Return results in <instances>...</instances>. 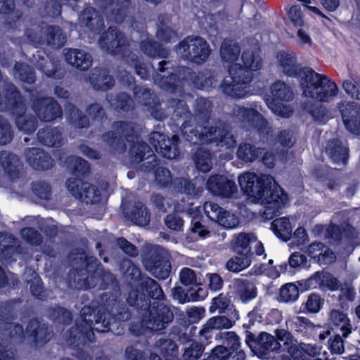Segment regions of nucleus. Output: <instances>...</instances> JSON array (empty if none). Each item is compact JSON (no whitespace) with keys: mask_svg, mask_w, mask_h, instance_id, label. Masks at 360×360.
Masks as SVG:
<instances>
[{"mask_svg":"<svg viewBox=\"0 0 360 360\" xmlns=\"http://www.w3.org/2000/svg\"><path fill=\"white\" fill-rule=\"evenodd\" d=\"M243 47L241 58L245 68L240 64H233L229 70V76L225 77L221 84L222 91L234 98H243L249 94L250 83L252 79L250 71H257L262 66L259 45L256 39L244 40Z\"/></svg>","mask_w":360,"mask_h":360,"instance_id":"nucleus-3","label":"nucleus"},{"mask_svg":"<svg viewBox=\"0 0 360 360\" xmlns=\"http://www.w3.org/2000/svg\"><path fill=\"white\" fill-rule=\"evenodd\" d=\"M278 342L272 335L263 332L258 338L257 349L263 354H269L271 352H277L281 349Z\"/></svg>","mask_w":360,"mask_h":360,"instance_id":"nucleus-42","label":"nucleus"},{"mask_svg":"<svg viewBox=\"0 0 360 360\" xmlns=\"http://www.w3.org/2000/svg\"><path fill=\"white\" fill-rule=\"evenodd\" d=\"M271 229L278 238L285 240L289 239L292 233V225L289 218L287 217H281L274 220Z\"/></svg>","mask_w":360,"mask_h":360,"instance_id":"nucleus-47","label":"nucleus"},{"mask_svg":"<svg viewBox=\"0 0 360 360\" xmlns=\"http://www.w3.org/2000/svg\"><path fill=\"white\" fill-rule=\"evenodd\" d=\"M150 141L156 152L166 158L173 159L179 155V138L176 135H174L172 139H167L164 134L153 131L150 135Z\"/></svg>","mask_w":360,"mask_h":360,"instance_id":"nucleus-14","label":"nucleus"},{"mask_svg":"<svg viewBox=\"0 0 360 360\" xmlns=\"http://www.w3.org/2000/svg\"><path fill=\"white\" fill-rule=\"evenodd\" d=\"M339 92V88L338 87L337 93L328 101H321L317 98H310L304 96L305 101L302 103V106L314 118L315 121L323 122L325 121V117L326 115V108L321 103H328L333 101L334 98L338 95Z\"/></svg>","mask_w":360,"mask_h":360,"instance_id":"nucleus-25","label":"nucleus"},{"mask_svg":"<svg viewBox=\"0 0 360 360\" xmlns=\"http://www.w3.org/2000/svg\"><path fill=\"white\" fill-rule=\"evenodd\" d=\"M272 98H267L266 103L276 115L288 118L292 116L293 108L289 102L294 98L292 89L282 81H276L271 86Z\"/></svg>","mask_w":360,"mask_h":360,"instance_id":"nucleus-8","label":"nucleus"},{"mask_svg":"<svg viewBox=\"0 0 360 360\" xmlns=\"http://www.w3.org/2000/svg\"><path fill=\"white\" fill-rule=\"evenodd\" d=\"M14 131L8 120L0 115V146H5L11 142Z\"/></svg>","mask_w":360,"mask_h":360,"instance_id":"nucleus-56","label":"nucleus"},{"mask_svg":"<svg viewBox=\"0 0 360 360\" xmlns=\"http://www.w3.org/2000/svg\"><path fill=\"white\" fill-rule=\"evenodd\" d=\"M26 333L35 346H44L50 340L49 326L37 317L30 319L26 326Z\"/></svg>","mask_w":360,"mask_h":360,"instance_id":"nucleus-17","label":"nucleus"},{"mask_svg":"<svg viewBox=\"0 0 360 360\" xmlns=\"http://www.w3.org/2000/svg\"><path fill=\"white\" fill-rule=\"evenodd\" d=\"M126 39L121 32H118L115 28L110 27L103 33L99 39L101 47L113 54H117L120 49L125 46Z\"/></svg>","mask_w":360,"mask_h":360,"instance_id":"nucleus-22","label":"nucleus"},{"mask_svg":"<svg viewBox=\"0 0 360 360\" xmlns=\"http://www.w3.org/2000/svg\"><path fill=\"white\" fill-rule=\"evenodd\" d=\"M252 256L245 254H237L229 259L226 263V268L232 272H240L250 266Z\"/></svg>","mask_w":360,"mask_h":360,"instance_id":"nucleus-50","label":"nucleus"},{"mask_svg":"<svg viewBox=\"0 0 360 360\" xmlns=\"http://www.w3.org/2000/svg\"><path fill=\"white\" fill-rule=\"evenodd\" d=\"M136 99L141 104L147 105L152 116L156 120H162L165 115L159 109V101L158 98L150 91L146 89L135 92Z\"/></svg>","mask_w":360,"mask_h":360,"instance_id":"nucleus-26","label":"nucleus"},{"mask_svg":"<svg viewBox=\"0 0 360 360\" xmlns=\"http://www.w3.org/2000/svg\"><path fill=\"white\" fill-rule=\"evenodd\" d=\"M192 79L195 87L205 91H208L217 83L214 75L208 70L198 72Z\"/></svg>","mask_w":360,"mask_h":360,"instance_id":"nucleus-52","label":"nucleus"},{"mask_svg":"<svg viewBox=\"0 0 360 360\" xmlns=\"http://www.w3.org/2000/svg\"><path fill=\"white\" fill-rule=\"evenodd\" d=\"M178 77L176 79V75L173 73L169 76L165 78V76L157 75L155 78V82L158 84L160 88L165 90H176L179 86V83L181 84L180 79H186V75L190 72V70L185 67L180 68L178 70Z\"/></svg>","mask_w":360,"mask_h":360,"instance_id":"nucleus-32","label":"nucleus"},{"mask_svg":"<svg viewBox=\"0 0 360 360\" xmlns=\"http://www.w3.org/2000/svg\"><path fill=\"white\" fill-rule=\"evenodd\" d=\"M233 288L236 295L244 302H248L257 296V288L250 281L243 279H236Z\"/></svg>","mask_w":360,"mask_h":360,"instance_id":"nucleus-34","label":"nucleus"},{"mask_svg":"<svg viewBox=\"0 0 360 360\" xmlns=\"http://www.w3.org/2000/svg\"><path fill=\"white\" fill-rule=\"evenodd\" d=\"M142 51L149 56H158L160 57L165 58L168 55V51L162 48L160 46H157V44L150 39L143 41L141 45Z\"/></svg>","mask_w":360,"mask_h":360,"instance_id":"nucleus-57","label":"nucleus"},{"mask_svg":"<svg viewBox=\"0 0 360 360\" xmlns=\"http://www.w3.org/2000/svg\"><path fill=\"white\" fill-rule=\"evenodd\" d=\"M346 129L355 135H360V106L356 103L343 101L338 105Z\"/></svg>","mask_w":360,"mask_h":360,"instance_id":"nucleus-15","label":"nucleus"},{"mask_svg":"<svg viewBox=\"0 0 360 360\" xmlns=\"http://www.w3.org/2000/svg\"><path fill=\"white\" fill-rule=\"evenodd\" d=\"M174 183L176 186H181V192L188 195L194 196L201 192V189L196 188V184L193 181L184 179H177L174 180Z\"/></svg>","mask_w":360,"mask_h":360,"instance_id":"nucleus-64","label":"nucleus"},{"mask_svg":"<svg viewBox=\"0 0 360 360\" xmlns=\"http://www.w3.org/2000/svg\"><path fill=\"white\" fill-rule=\"evenodd\" d=\"M39 69L47 77L54 79H61L64 77V70L60 65L51 60H46L39 65Z\"/></svg>","mask_w":360,"mask_h":360,"instance_id":"nucleus-53","label":"nucleus"},{"mask_svg":"<svg viewBox=\"0 0 360 360\" xmlns=\"http://www.w3.org/2000/svg\"><path fill=\"white\" fill-rule=\"evenodd\" d=\"M307 252L312 258H317L320 263L330 264L335 260L334 253L320 242L310 244Z\"/></svg>","mask_w":360,"mask_h":360,"instance_id":"nucleus-36","label":"nucleus"},{"mask_svg":"<svg viewBox=\"0 0 360 360\" xmlns=\"http://www.w3.org/2000/svg\"><path fill=\"white\" fill-rule=\"evenodd\" d=\"M288 329L294 330L302 334H307L309 330H313V323L307 317L293 316L288 317L285 321Z\"/></svg>","mask_w":360,"mask_h":360,"instance_id":"nucleus-41","label":"nucleus"},{"mask_svg":"<svg viewBox=\"0 0 360 360\" xmlns=\"http://www.w3.org/2000/svg\"><path fill=\"white\" fill-rule=\"evenodd\" d=\"M141 284L144 285L150 297L158 301H154L149 305L148 314L142 319L140 328H136L134 325L130 327V330L137 335L143 333L145 328L150 330H162L174 318L169 307L160 302L164 299L165 295L160 285L149 277L143 278Z\"/></svg>","mask_w":360,"mask_h":360,"instance_id":"nucleus-4","label":"nucleus"},{"mask_svg":"<svg viewBox=\"0 0 360 360\" xmlns=\"http://www.w3.org/2000/svg\"><path fill=\"white\" fill-rule=\"evenodd\" d=\"M84 177L69 178L66 181V186L68 191L75 198L82 200L83 198H88L90 189V184L84 182Z\"/></svg>","mask_w":360,"mask_h":360,"instance_id":"nucleus-37","label":"nucleus"},{"mask_svg":"<svg viewBox=\"0 0 360 360\" xmlns=\"http://www.w3.org/2000/svg\"><path fill=\"white\" fill-rule=\"evenodd\" d=\"M323 304L324 300L320 295L311 293L308 296L306 302L302 304V306L307 312L316 314L321 310Z\"/></svg>","mask_w":360,"mask_h":360,"instance_id":"nucleus-58","label":"nucleus"},{"mask_svg":"<svg viewBox=\"0 0 360 360\" xmlns=\"http://www.w3.org/2000/svg\"><path fill=\"white\" fill-rule=\"evenodd\" d=\"M240 53V48L237 42L226 39L221 44L220 54L223 60L234 63L238 60Z\"/></svg>","mask_w":360,"mask_h":360,"instance_id":"nucleus-45","label":"nucleus"},{"mask_svg":"<svg viewBox=\"0 0 360 360\" xmlns=\"http://www.w3.org/2000/svg\"><path fill=\"white\" fill-rule=\"evenodd\" d=\"M114 129L117 131V132L115 133V131H111L105 134L104 141H106L110 146H112L115 152H123L126 149V146L124 143L121 136H117V134L121 133L129 142L133 141V139L130 138L134 135L135 136L136 139H138L136 129L131 124L116 122L114 124ZM130 155L132 162L134 163H139L144 160H148L146 162L149 165L148 166H145V165L141 166L145 167L141 169L144 172L152 169L155 166V165L152 164V162L155 160V156L153 154L151 148L145 142L136 140V141L132 144L130 148Z\"/></svg>","mask_w":360,"mask_h":360,"instance_id":"nucleus-5","label":"nucleus"},{"mask_svg":"<svg viewBox=\"0 0 360 360\" xmlns=\"http://www.w3.org/2000/svg\"><path fill=\"white\" fill-rule=\"evenodd\" d=\"M13 70L14 75L23 83L32 84L36 81L34 69L24 62H15Z\"/></svg>","mask_w":360,"mask_h":360,"instance_id":"nucleus-43","label":"nucleus"},{"mask_svg":"<svg viewBox=\"0 0 360 360\" xmlns=\"http://www.w3.org/2000/svg\"><path fill=\"white\" fill-rule=\"evenodd\" d=\"M343 89L352 98L360 100V80L357 78L351 77L345 79L342 84Z\"/></svg>","mask_w":360,"mask_h":360,"instance_id":"nucleus-60","label":"nucleus"},{"mask_svg":"<svg viewBox=\"0 0 360 360\" xmlns=\"http://www.w3.org/2000/svg\"><path fill=\"white\" fill-rule=\"evenodd\" d=\"M263 153V149L256 148L248 143L240 144L237 156L239 159L245 162H252L257 160Z\"/></svg>","mask_w":360,"mask_h":360,"instance_id":"nucleus-48","label":"nucleus"},{"mask_svg":"<svg viewBox=\"0 0 360 360\" xmlns=\"http://www.w3.org/2000/svg\"><path fill=\"white\" fill-rule=\"evenodd\" d=\"M125 214L130 221L139 226H146L150 222V214L148 208L142 203L137 202L131 210Z\"/></svg>","mask_w":360,"mask_h":360,"instance_id":"nucleus-38","label":"nucleus"},{"mask_svg":"<svg viewBox=\"0 0 360 360\" xmlns=\"http://www.w3.org/2000/svg\"><path fill=\"white\" fill-rule=\"evenodd\" d=\"M70 260L76 264L81 263L82 265H85V271L88 273H90V256H89L86 252L79 248H76L72 250L69 255Z\"/></svg>","mask_w":360,"mask_h":360,"instance_id":"nucleus-61","label":"nucleus"},{"mask_svg":"<svg viewBox=\"0 0 360 360\" xmlns=\"http://www.w3.org/2000/svg\"><path fill=\"white\" fill-rule=\"evenodd\" d=\"M68 63L80 71H85L90 68V55L81 50L70 49L64 54Z\"/></svg>","mask_w":360,"mask_h":360,"instance_id":"nucleus-29","label":"nucleus"},{"mask_svg":"<svg viewBox=\"0 0 360 360\" xmlns=\"http://www.w3.org/2000/svg\"><path fill=\"white\" fill-rule=\"evenodd\" d=\"M15 319L13 305L10 302H0V321L4 323L2 335L0 337V360H15L12 341H22L24 339L23 326L18 323H13Z\"/></svg>","mask_w":360,"mask_h":360,"instance_id":"nucleus-7","label":"nucleus"},{"mask_svg":"<svg viewBox=\"0 0 360 360\" xmlns=\"http://www.w3.org/2000/svg\"><path fill=\"white\" fill-rule=\"evenodd\" d=\"M26 103L19 89L12 82L7 83L4 87V103L0 102V111L11 114L18 129L31 134L38 127V117L26 114Z\"/></svg>","mask_w":360,"mask_h":360,"instance_id":"nucleus-6","label":"nucleus"},{"mask_svg":"<svg viewBox=\"0 0 360 360\" xmlns=\"http://www.w3.org/2000/svg\"><path fill=\"white\" fill-rule=\"evenodd\" d=\"M276 335L278 342L281 343V348L286 351L291 356L295 359L299 357V343L294 338L292 335L287 330L278 329L276 330Z\"/></svg>","mask_w":360,"mask_h":360,"instance_id":"nucleus-31","label":"nucleus"},{"mask_svg":"<svg viewBox=\"0 0 360 360\" xmlns=\"http://www.w3.org/2000/svg\"><path fill=\"white\" fill-rule=\"evenodd\" d=\"M37 139L40 143L49 147L58 148L63 145L62 132L58 127H46L37 132Z\"/></svg>","mask_w":360,"mask_h":360,"instance_id":"nucleus-28","label":"nucleus"},{"mask_svg":"<svg viewBox=\"0 0 360 360\" xmlns=\"http://www.w3.org/2000/svg\"><path fill=\"white\" fill-rule=\"evenodd\" d=\"M32 108L42 122H51L62 118L63 110L52 97H37L32 102Z\"/></svg>","mask_w":360,"mask_h":360,"instance_id":"nucleus-12","label":"nucleus"},{"mask_svg":"<svg viewBox=\"0 0 360 360\" xmlns=\"http://www.w3.org/2000/svg\"><path fill=\"white\" fill-rule=\"evenodd\" d=\"M7 236L0 232V259L2 262L11 264L16 261L15 255L21 252V246L8 244Z\"/></svg>","mask_w":360,"mask_h":360,"instance_id":"nucleus-33","label":"nucleus"},{"mask_svg":"<svg viewBox=\"0 0 360 360\" xmlns=\"http://www.w3.org/2000/svg\"><path fill=\"white\" fill-rule=\"evenodd\" d=\"M46 39L49 46L60 49L66 43V34L58 25H49L46 28Z\"/></svg>","mask_w":360,"mask_h":360,"instance_id":"nucleus-40","label":"nucleus"},{"mask_svg":"<svg viewBox=\"0 0 360 360\" xmlns=\"http://www.w3.org/2000/svg\"><path fill=\"white\" fill-rule=\"evenodd\" d=\"M257 241L252 233H240L234 235L231 240V248L236 254L252 255L250 244Z\"/></svg>","mask_w":360,"mask_h":360,"instance_id":"nucleus-30","label":"nucleus"},{"mask_svg":"<svg viewBox=\"0 0 360 360\" xmlns=\"http://www.w3.org/2000/svg\"><path fill=\"white\" fill-rule=\"evenodd\" d=\"M24 154L26 162L35 170L46 171L54 165V160L50 154L40 148H27Z\"/></svg>","mask_w":360,"mask_h":360,"instance_id":"nucleus-16","label":"nucleus"},{"mask_svg":"<svg viewBox=\"0 0 360 360\" xmlns=\"http://www.w3.org/2000/svg\"><path fill=\"white\" fill-rule=\"evenodd\" d=\"M90 304H86L80 311V320H75V326L68 330L67 343L73 348L90 342Z\"/></svg>","mask_w":360,"mask_h":360,"instance_id":"nucleus-11","label":"nucleus"},{"mask_svg":"<svg viewBox=\"0 0 360 360\" xmlns=\"http://www.w3.org/2000/svg\"><path fill=\"white\" fill-rule=\"evenodd\" d=\"M155 346L166 360L176 359L177 347L172 340L160 338L156 341Z\"/></svg>","mask_w":360,"mask_h":360,"instance_id":"nucleus-51","label":"nucleus"},{"mask_svg":"<svg viewBox=\"0 0 360 360\" xmlns=\"http://www.w3.org/2000/svg\"><path fill=\"white\" fill-rule=\"evenodd\" d=\"M299 297L298 287L292 283H286L282 285L279 290V300L283 302H292Z\"/></svg>","mask_w":360,"mask_h":360,"instance_id":"nucleus-54","label":"nucleus"},{"mask_svg":"<svg viewBox=\"0 0 360 360\" xmlns=\"http://www.w3.org/2000/svg\"><path fill=\"white\" fill-rule=\"evenodd\" d=\"M207 188L214 195L229 198L237 191L234 181L222 175H214L207 181Z\"/></svg>","mask_w":360,"mask_h":360,"instance_id":"nucleus-18","label":"nucleus"},{"mask_svg":"<svg viewBox=\"0 0 360 360\" xmlns=\"http://www.w3.org/2000/svg\"><path fill=\"white\" fill-rule=\"evenodd\" d=\"M326 153L337 165H345L348 157V146L346 141L335 139L328 143Z\"/></svg>","mask_w":360,"mask_h":360,"instance_id":"nucleus-27","label":"nucleus"},{"mask_svg":"<svg viewBox=\"0 0 360 360\" xmlns=\"http://www.w3.org/2000/svg\"><path fill=\"white\" fill-rule=\"evenodd\" d=\"M169 257V252L163 248L150 245L146 247L143 263L146 269L153 276L159 279H165L170 274Z\"/></svg>","mask_w":360,"mask_h":360,"instance_id":"nucleus-10","label":"nucleus"},{"mask_svg":"<svg viewBox=\"0 0 360 360\" xmlns=\"http://www.w3.org/2000/svg\"><path fill=\"white\" fill-rule=\"evenodd\" d=\"M176 51L184 59L196 64H202L209 58L211 48L202 37L189 36L179 44Z\"/></svg>","mask_w":360,"mask_h":360,"instance_id":"nucleus-9","label":"nucleus"},{"mask_svg":"<svg viewBox=\"0 0 360 360\" xmlns=\"http://www.w3.org/2000/svg\"><path fill=\"white\" fill-rule=\"evenodd\" d=\"M65 164L72 175L85 177L90 173V165L81 157L70 155L66 158Z\"/></svg>","mask_w":360,"mask_h":360,"instance_id":"nucleus-35","label":"nucleus"},{"mask_svg":"<svg viewBox=\"0 0 360 360\" xmlns=\"http://www.w3.org/2000/svg\"><path fill=\"white\" fill-rule=\"evenodd\" d=\"M221 126L219 124V126L212 127L213 139L210 143L214 142L219 146L227 148L235 146L236 141L232 134L225 128H221Z\"/></svg>","mask_w":360,"mask_h":360,"instance_id":"nucleus-39","label":"nucleus"},{"mask_svg":"<svg viewBox=\"0 0 360 360\" xmlns=\"http://www.w3.org/2000/svg\"><path fill=\"white\" fill-rule=\"evenodd\" d=\"M309 284L313 288H323L325 285L330 286L335 289L338 285V281L330 274L325 272L317 271L309 278Z\"/></svg>","mask_w":360,"mask_h":360,"instance_id":"nucleus-49","label":"nucleus"},{"mask_svg":"<svg viewBox=\"0 0 360 360\" xmlns=\"http://www.w3.org/2000/svg\"><path fill=\"white\" fill-rule=\"evenodd\" d=\"M238 319L239 315L236 311H234V315L231 319L224 316H214L207 321L203 328L199 331V335L201 338H204L205 340H208L211 338L212 330L230 328L235 323V321Z\"/></svg>","mask_w":360,"mask_h":360,"instance_id":"nucleus-23","label":"nucleus"},{"mask_svg":"<svg viewBox=\"0 0 360 360\" xmlns=\"http://www.w3.org/2000/svg\"><path fill=\"white\" fill-rule=\"evenodd\" d=\"M32 193L41 200H49L51 195V187L44 181H33L31 184Z\"/></svg>","mask_w":360,"mask_h":360,"instance_id":"nucleus-59","label":"nucleus"},{"mask_svg":"<svg viewBox=\"0 0 360 360\" xmlns=\"http://www.w3.org/2000/svg\"><path fill=\"white\" fill-rule=\"evenodd\" d=\"M30 290L34 298L40 301H45L47 299L48 295L46 292L44 283L39 277L37 278H34V280L32 281Z\"/></svg>","mask_w":360,"mask_h":360,"instance_id":"nucleus-63","label":"nucleus"},{"mask_svg":"<svg viewBox=\"0 0 360 360\" xmlns=\"http://www.w3.org/2000/svg\"><path fill=\"white\" fill-rule=\"evenodd\" d=\"M196 167L202 172H207L212 168L211 154L207 150L200 148L195 153Z\"/></svg>","mask_w":360,"mask_h":360,"instance_id":"nucleus-55","label":"nucleus"},{"mask_svg":"<svg viewBox=\"0 0 360 360\" xmlns=\"http://www.w3.org/2000/svg\"><path fill=\"white\" fill-rule=\"evenodd\" d=\"M233 115L241 127L248 130L257 129L264 132L267 127V122L257 111V105L255 108L237 105L233 110Z\"/></svg>","mask_w":360,"mask_h":360,"instance_id":"nucleus-13","label":"nucleus"},{"mask_svg":"<svg viewBox=\"0 0 360 360\" xmlns=\"http://www.w3.org/2000/svg\"><path fill=\"white\" fill-rule=\"evenodd\" d=\"M276 63L283 73L299 79L304 96L328 101L338 91V85L328 76L317 73L309 68H301L295 53L292 51H278Z\"/></svg>","mask_w":360,"mask_h":360,"instance_id":"nucleus-1","label":"nucleus"},{"mask_svg":"<svg viewBox=\"0 0 360 360\" xmlns=\"http://www.w3.org/2000/svg\"><path fill=\"white\" fill-rule=\"evenodd\" d=\"M48 314L49 318L52 319L53 322L64 326L71 324L73 319V315L71 311L59 305L50 307L48 309Z\"/></svg>","mask_w":360,"mask_h":360,"instance_id":"nucleus-44","label":"nucleus"},{"mask_svg":"<svg viewBox=\"0 0 360 360\" xmlns=\"http://www.w3.org/2000/svg\"><path fill=\"white\" fill-rule=\"evenodd\" d=\"M198 128H193L185 122L182 125V133L186 139L193 144L207 143L213 139L212 126L207 127L199 124Z\"/></svg>","mask_w":360,"mask_h":360,"instance_id":"nucleus-21","label":"nucleus"},{"mask_svg":"<svg viewBox=\"0 0 360 360\" xmlns=\"http://www.w3.org/2000/svg\"><path fill=\"white\" fill-rule=\"evenodd\" d=\"M328 323L335 333L347 338L352 332V325L347 315L342 310L333 309L328 314Z\"/></svg>","mask_w":360,"mask_h":360,"instance_id":"nucleus-19","label":"nucleus"},{"mask_svg":"<svg viewBox=\"0 0 360 360\" xmlns=\"http://www.w3.org/2000/svg\"><path fill=\"white\" fill-rule=\"evenodd\" d=\"M238 180L252 202L265 205L263 214L266 219H271L288 201L287 195L271 175L245 172Z\"/></svg>","mask_w":360,"mask_h":360,"instance_id":"nucleus-2","label":"nucleus"},{"mask_svg":"<svg viewBox=\"0 0 360 360\" xmlns=\"http://www.w3.org/2000/svg\"><path fill=\"white\" fill-rule=\"evenodd\" d=\"M21 236L29 244L39 245L43 242V238L39 231L33 227H26L22 229Z\"/></svg>","mask_w":360,"mask_h":360,"instance_id":"nucleus-62","label":"nucleus"},{"mask_svg":"<svg viewBox=\"0 0 360 360\" xmlns=\"http://www.w3.org/2000/svg\"><path fill=\"white\" fill-rule=\"evenodd\" d=\"M0 164L9 179L14 181L20 177L23 165L17 155L8 150H1Z\"/></svg>","mask_w":360,"mask_h":360,"instance_id":"nucleus-20","label":"nucleus"},{"mask_svg":"<svg viewBox=\"0 0 360 360\" xmlns=\"http://www.w3.org/2000/svg\"><path fill=\"white\" fill-rule=\"evenodd\" d=\"M66 113L70 121L77 128L83 129L89 126V120L72 103L65 106Z\"/></svg>","mask_w":360,"mask_h":360,"instance_id":"nucleus-46","label":"nucleus"},{"mask_svg":"<svg viewBox=\"0 0 360 360\" xmlns=\"http://www.w3.org/2000/svg\"><path fill=\"white\" fill-rule=\"evenodd\" d=\"M108 187V183L103 181L99 187L94 186L91 192L93 193L91 195V211L94 210L96 212L94 214L97 219H101L105 214Z\"/></svg>","mask_w":360,"mask_h":360,"instance_id":"nucleus-24","label":"nucleus"}]
</instances>
